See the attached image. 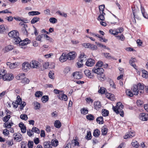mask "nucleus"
<instances>
[{"instance_id":"nucleus-54","label":"nucleus","mask_w":148,"mask_h":148,"mask_svg":"<svg viewBox=\"0 0 148 148\" xmlns=\"http://www.w3.org/2000/svg\"><path fill=\"white\" fill-rule=\"evenodd\" d=\"M54 92L56 94H58V97L59 96L60 94L61 95V93H62L63 91V90H59L56 89H55L53 90Z\"/></svg>"},{"instance_id":"nucleus-22","label":"nucleus","mask_w":148,"mask_h":148,"mask_svg":"<svg viewBox=\"0 0 148 148\" xmlns=\"http://www.w3.org/2000/svg\"><path fill=\"white\" fill-rule=\"evenodd\" d=\"M100 134V131L98 129H96L94 130L93 133V136L96 137H98Z\"/></svg>"},{"instance_id":"nucleus-42","label":"nucleus","mask_w":148,"mask_h":148,"mask_svg":"<svg viewBox=\"0 0 148 148\" xmlns=\"http://www.w3.org/2000/svg\"><path fill=\"white\" fill-rule=\"evenodd\" d=\"M43 93L42 92L38 91L36 92L35 95L36 97H39L42 96Z\"/></svg>"},{"instance_id":"nucleus-14","label":"nucleus","mask_w":148,"mask_h":148,"mask_svg":"<svg viewBox=\"0 0 148 148\" xmlns=\"http://www.w3.org/2000/svg\"><path fill=\"white\" fill-rule=\"evenodd\" d=\"M68 59V57L67 54L63 53L59 58L60 61L61 62H64Z\"/></svg>"},{"instance_id":"nucleus-53","label":"nucleus","mask_w":148,"mask_h":148,"mask_svg":"<svg viewBox=\"0 0 148 148\" xmlns=\"http://www.w3.org/2000/svg\"><path fill=\"white\" fill-rule=\"evenodd\" d=\"M49 21L51 23L54 24L57 22V20L55 18L51 17L49 18Z\"/></svg>"},{"instance_id":"nucleus-7","label":"nucleus","mask_w":148,"mask_h":148,"mask_svg":"<svg viewBox=\"0 0 148 148\" xmlns=\"http://www.w3.org/2000/svg\"><path fill=\"white\" fill-rule=\"evenodd\" d=\"M95 63V61L92 58L88 59L86 63V65L88 66H92Z\"/></svg>"},{"instance_id":"nucleus-26","label":"nucleus","mask_w":148,"mask_h":148,"mask_svg":"<svg viewBox=\"0 0 148 148\" xmlns=\"http://www.w3.org/2000/svg\"><path fill=\"white\" fill-rule=\"evenodd\" d=\"M6 28L7 27L6 25H0V32L1 33H3L5 32L6 30Z\"/></svg>"},{"instance_id":"nucleus-11","label":"nucleus","mask_w":148,"mask_h":148,"mask_svg":"<svg viewBox=\"0 0 148 148\" xmlns=\"http://www.w3.org/2000/svg\"><path fill=\"white\" fill-rule=\"evenodd\" d=\"M139 119L143 121H147L148 119V115L145 113H142L140 114Z\"/></svg>"},{"instance_id":"nucleus-51","label":"nucleus","mask_w":148,"mask_h":148,"mask_svg":"<svg viewBox=\"0 0 148 148\" xmlns=\"http://www.w3.org/2000/svg\"><path fill=\"white\" fill-rule=\"evenodd\" d=\"M20 118L21 119L24 120H26L28 119L27 115L25 114H21L20 116Z\"/></svg>"},{"instance_id":"nucleus-32","label":"nucleus","mask_w":148,"mask_h":148,"mask_svg":"<svg viewBox=\"0 0 148 148\" xmlns=\"http://www.w3.org/2000/svg\"><path fill=\"white\" fill-rule=\"evenodd\" d=\"M88 110L85 108H83L80 110L81 114L84 115H86L88 114Z\"/></svg>"},{"instance_id":"nucleus-20","label":"nucleus","mask_w":148,"mask_h":148,"mask_svg":"<svg viewBox=\"0 0 148 148\" xmlns=\"http://www.w3.org/2000/svg\"><path fill=\"white\" fill-rule=\"evenodd\" d=\"M21 25L22 26L23 25V26L21 29L22 32L25 35H27V32L26 29V28L27 27V25L24 24H22Z\"/></svg>"},{"instance_id":"nucleus-17","label":"nucleus","mask_w":148,"mask_h":148,"mask_svg":"<svg viewBox=\"0 0 148 148\" xmlns=\"http://www.w3.org/2000/svg\"><path fill=\"white\" fill-rule=\"evenodd\" d=\"M58 98L61 100H64L65 101H67L68 97L66 95L62 93H61V95L60 94L59 96H58Z\"/></svg>"},{"instance_id":"nucleus-2","label":"nucleus","mask_w":148,"mask_h":148,"mask_svg":"<svg viewBox=\"0 0 148 148\" xmlns=\"http://www.w3.org/2000/svg\"><path fill=\"white\" fill-rule=\"evenodd\" d=\"M92 71L97 74V78L99 80L102 81L105 79V75L104 73V70L103 68L95 66L92 68Z\"/></svg>"},{"instance_id":"nucleus-12","label":"nucleus","mask_w":148,"mask_h":148,"mask_svg":"<svg viewBox=\"0 0 148 148\" xmlns=\"http://www.w3.org/2000/svg\"><path fill=\"white\" fill-rule=\"evenodd\" d=\"M131 90L134 95H137L139 93V90L137 85H134Z\"/></svg>"},{"instance_id":"nucleus-24","label":"nucleus","mask_w":148,"mask_h":148,"mask_svg":"<svg viewBox=\"0 0 148 148\" xmlns=\"http://www.w3.org/2000/svg\"><path fill=\"white\" fill-rule=\"evenodd\" d=\"M40 19V18L37 16L34 17L32 20L31 23L32 24H34L38 21Z\"/></svg>"},{"instance_id":"nucleus-55","label":"nucleus","mask_w":148,"mask_h":148,"mask_svg":"<svg viewBox=\"0 0 148 148\" xmlns=\"http://www.w3.org/2000/svg\"><path fill=\"white\" fill-rule=\"evenodd\" d=\"M34 105L35 107V109H39L40 107V104L38 102H36L34 103Z\"/></svg>"},{"instance_id":"nucleus-1","label":"nucleus","mask_w":148,"mask_h":148,"mask_svg":"<svg viewBox=\"0 0 148 148\" xmlns=\"http://www.w3.org/2000/svg\"><path fill=\"white\" fill-rule=\"evenodd\" d=\"M9 36L13 39L12 42L15 44H19V46L25 45L30 43V41L26 38L22 41L19 37V33L18 31L14 30L8 34Z\"/></svg>"},{"instance_id":"nucleus-4","label":"nucleus","mask_w":148,"mask_h":148,"mask_svg":"<svg viewBox=\"0 0 148 148\" xmlns=\"http://www.w3.org/2000/svg\"><path fill=\"white\" fill-rule=\"evenodd\" d=\"M31 68L30 63L27 62H25L22 64V69L25 72L28 71Z\"/></svg>"},{"instance_id":"nucleus-34","label":"nucleus","mask_w":148,"mask_h":148,"mask_svg":"<svg viewBox=\"0 0 148 148\" xmlns=\"http://www.w3.org/2000/svg\"><path fill=\"white\" fill-rule=\"evenodd\" d=\"M137 86H138V90H143L144 88V85L143 83L142 84L141 83H139L138 84Z\"/></svg>"},{"instance_id":"nucleus-10","label":"nucleus","mask_w":148,"mask_h":148,"mask_svg":"<svg viewBox=\"0 0 148 148\" xmlns=\"http://www.w3.org/2000/svg\"><path fill=\"white\" fill-rule=\"evenodd\" d=\"M72 75L75 78L77 79H80L82 77L81 73L78 71L73 73Z\"/></svg>"},{"instance_id":"nucleus-43","label":"nucleus","mask_w":148,"mask_h":148,"mask_svg":"<svg viewBox=\"0 0 148 148\" xmlns=\"http://www.w3.org/2000/svg\"><path fill=\"white\" fill-rule=\"evenodd\" d=\"M77 137H75V139H74L72 140V144H73L75 146H79V143L78 141L77 140Z\"/></svg>"},{"instance_id":"nucleus-58","label":"nucleus","mask_w":148,"mask_h":148,"mask_svg":"<svg viewBox=\"0 0 148 148\" xmlns=\"http://www.w3.org/2000/svg\"><path fill=\"white\" fill-rule=\"evenodd\" d=\"M103 14H101L98 17V20L99 21L101 20V21H103L105 19V18L104 16V15H103Z\"/></svg>"},{"instance_id":"nucleus-30","label":"nucleus","mask_w":148,"mask_h":148,"mask_svg":"<svg viewBox=\"0 0 148 148\" xmlns=\"http://www.w3.org/2000/svg\"><path fill=\"white\" fill-rule=\"evenodd\" d=\"M6 73L5 70L2 69L0 71V79L2 78L3 79V77H4L5 74Z\"/></svg>"},{"instance_id":"nucleus-57","label":"nucleus","mask_w":148,"mask_h":148,"mask_svg":"<svg viewBox=\"0 0 148 148\" xmlns=\"http://www.w3.org/2000/svg\"><path fill=\"white\" fill-rule=\"evenodd\" d=\"M4 127L8 128H10L11 126V125L10 124V123H9L8 121L5 122L4 123L3 126Z\"/></svg>"},{"instance_id":"nucleus-35","label":"nucleus","mask_w":148,"mask_h":148,"mask_svg":"<svg viewBox=\"0 0 148 148\" xmlns=\"http://www.w3.org/2000/svg\"><path fill=\"white\" fill-rule=\"evenodd\" d=\"M104 8L105 5H101L99 7V9L100 12L101 13H102L103 14H105L104 12Z\"/></svg>"},{"instance_id":"nucleus-9","label":"nucleus","mask_w":148,"mask_h":148,"mask_svg":"<svg viewBox=\"0 0 148 148\" xmlns=\"http://www.w3.org/2000/svg\"><path fill=\"white\" fill-rule=\"evenodd\" d=\"M86 56L84 53H81L78 58V61L81 62H83L86 60Z\"/></svg>"},{"instance_id":"nucleus-63","label":"nucleus","mask_w":148,"mask_h":148,"mask_svg":"<svg viewBox=\"0 0 148 148\" xmlns=\"http://www.w3.org/2000/svg\"><path fill=\"white\" fill-rule=\"evenodd\" d=\"M27 134L30 137H31V136H32L34 134L32 130L30 129L27 130Z\"/></svg>"},{"instance_id":"nucleus-44","label":"nucleus","mask_w":148,"mask_h":148,"mask_svg":"<svg viewBox=\"0 0 148 148\" xmlns=\"http://www.w3.org/2000/svg\"><path fill=\"white\" fill-rule=\"evenodd\" d=\"M51 146H53L55 147L57 146L58 145V141L56 140H52L51 141Z\"/></svg>"},{"instance_id":"nucleus-40","label":"nucleus","mask_w":148,"mask_h":148,"mask_svg":"<svg viewBox=\"0 0 148 148\" xmlns=\"http://www.w3.org/2000/svg\"><path fill=\"white\" fill-rule=\"evenodd\" d=\"M40 14V13L38 11H32L29 12L28 14L29 15H38Z\"/></svg>"},{"instance_id":"nucleus-47","label":"nucleus","mask_w":148,"mask_h":148,"mask_svg":"<svg viewBox=\"0 0 148 148\" xmlns=\"http://www.w3.org/2000/svg\"><path fill=\"white\" fill-rule=\"evenodd\" d=\"M86 118L90 121L93 120L94 119V116L92 114H90L86 115Z\"/></svg>"},{"instance_id":"nucleus-18","label":"nucleus","mask_w":148,"mask_h":148,"mask_svg":"<svg viewBox=\"0 0 148 148\" xmlns=\"http://www.w3.org/2000/svg\"><path fill=\"white\" fill-rule=\"evenodd\" d=\"M140 10L143 16L145 18H148V15L147 12H145L144 8L142 5H141L140 6Z\"/></svg>"},{"instance_id":"nucleus-5","label":"nucleus","mask_w":148,"mask_h":148,"mask_svg":"<svg viewBox=\"0 0 148 148\" xmlns=\"http://www.w3.org/2000/svg\"><path fill=\"white\" fill-rule=\"evenodd\" d=\"M31 68L38 69L41 66L40 63L36 60L32 61L30 63Z\"/></svg>"},{"instance_id":"nucleus-50","label":"nucleus","mask_w":148,"mask_h":148,"mask_svg":"<svg viewBox=\"0 0 148 148\" xmlns=\"http://www.w3.org/2000/svg\"><path fill=\"white\" fill-rule=\"evenodd\" d=\"M106 88L103 87H100L98 90L99 93L101 94H103L105 92Z\"/></svg>"},{"instance_id":"nucleus-59","label":"nucleus","mask_w":148,"mask_h":148,"mask_svg":"<svg viewBox=\"0 0 148 148\" xmlns=\"http://www.w3.org/2000/svg\"><path fill=\"white\" fill-rule=\"evenodd\" d=\"M116 37L117 39L121 40L122 41L123 40L125 39L124 36L123 34H121L120 36L118 35L116 36Z\"/></svg>"},{"instance_id":"nucleus-6","label":"nucleus","mask_w":148,"mask_h":148,"mask_svg":"<svg viewBox=\"0 0 148 148\" xmlns=\"http://www.w3.org/2000/svg\"><path fill=\"white\" fill-rule=\"evenodd\" d=\"M14 78L13 75L12 74L5 73L4 77H3V80L4 81H10Z\"/></svg>"},{"instance_id":"nucleus-8","label":"nucleus","mask_w":148,"mask_h":148,"mask_svg":"<svg viewBox=\"0 0 148 148\" xmlns=\"http://www.w3.org/2000/svg\"><path fill=\"white\" fill-rule=\"evenodd\" d=\"M68 59L72 60L74 59L76 56V53L75 51H72L67 54Z\"/></svg>"},{"instance_id":"nucleus-37","label":"nucleus","mask_w":148,"mask_h":148,"mask_svg":"<svg viewBox=\"0 0 148 148\" xmlns=\"http://www.w3.org/2000/svg\"><path fill=\"white\" fill-rule=\"evenodd\" d=\"M29 82V79L27 78H24L21 81V83L24 84H28Z\"/></svg>"},{"instance_id":"nucleus-15","label":"nucleus","mask_w":148,"mask_h":148,"mask_svg":"<svg viewBox=\"0 0 148 148\" xmlns=\"http://www.w3.org/2000/svg\"><path fill=\"white\" fill-rule=\"evenodd\" d=\"M94 108L99 110L101 107V105L99 101H95L94 103Z\"/></svg>"},{"instance_id":"nucleus-28","label":"nucleus","mask_w":148,"mask_h":148,"mask_svg":"<svg viewBox=\"0 0 148 148\" xmlns=\"http://www.w3.org/2000/svg\"><path fill=\"white\" fill-rule=\"evenodd\" d=\"M49 141L45 142L44 143V148H50L52 146L50 144Z\"/></svg>"},{"instance_id":"nucleus-61","label":"nucleus","mask_w":148,"mask_h":148,"mask_svg":"<svg viewBox=\"0 0 148 148\" xmlns=\"http://www.w3.org/2000/svg\"><path fill=\"white\" fill-rule=\"evenodd\" d=\"M33 132H34L37 134L40 133V131L39 130L37 127H33L32 128Z\"/></svg>"},{"instance_id":"nucleus-3","label":"nucleus","mask_w":148,"mask_h":148,"mask_svg":"<svg viewBox=\"0 0 148 148\" xmlns=\"http://www.w3.org/2000/svg\"><path fill=\"white\" fill-rule=\"evenodd\" d=\"M124 106L122 103L120 102H118L116 106H113L112 109L113 111L117 114H120V115L122 117L124 116V112L122 109L123 108Z\"/></svg>"},{"instance_id":"nucleus-46","label":"nucleus","mask_w":148,"mask_h":148,"mask_svg":"<svg viewBox=\"0 0 148 148\" xmlns=\"http://www.w3.org/2000/svg\"><path fill=\"white\" fill-rule=\"evenodd\" d=\"M17 99L16 100L15 102L14 103L18 105L20 104L22 102L21 99L19 96H18L17 97Z\"/></svg>"},{"instance_id":"nucleus-21","label":"nucleus","mask_w":148,"mask_h":148,"mask_svg":"<svg viewBox=\"0 0 148 148\" xmlns=\"http://www.w3.org/2000/svg\"><path fill=\"white\" fill-rule=\"evenodd\" d=\"M97 122L99 124H103L104 123L103 118L102 116L98 117L96 119Z\"/></svg>"},{"instance_id":"nucleus-45","label":"nucleus","mask_w":148,"mask_h":148,"mask_svg":"<svg viewBox=\"0 0 148 148\" xmlns=\"http://www.w3.org/2000/svg\"><path fill=\"white\" fill-rule=\"evenodd\" d=\"M108 129L106 128L103 127L101 129V134L103 135H105L107 133Z\"/></svg>"},{"instance_id":"nucleus-31","label":"nucleus","mask_w":148,"mask_h":148,"mask_svg":"<svg viewBox=\"0 0 148 148\" xmlns=\"http://www.w3.org/2000/svg\"><path fill=\"white\" fill-rule=\"evenodd\" d=\"M49 99V97L47 95H44L41 98V100L43 103H46Z\"/></svg>"},{"instance_id":"nucleus-60","label":"nucleus","mask_w":148,"mask_h":148,"mask_svg":"<svg viewBox=\"0 0 148 148\" xmlns=\"http://www.w3.org/2000/svg\"><path fill=\"white\" fill-rule=\"evenodd\" d=\"M103 64V62L101 61H99L96 64V66L101 67Z\"/></svg>"},{"instance_id":"nucleus-25","label":"nucleus","mask_w":148,"mask_h":148,"mask_svg":"<svg viewBox=\"0 0 148 148\" xmlns=\"http://www.w3.org/2000/svg\"><path fill=\"white\" fill-rule=\"evenodd\" d=\"M54 126L57 128H60L61 126V123L59 120H56L54 123Z\"/></svg>"},{"instance_id":"nucleus-29","label":"nucleus","mask_w":148,"mask_h":148,"mask_svg":"<svg viewBox=\"0 0 148 148\" xmlns=\"http://www.w3.org/2000/svg\"><path fill=\"white\" fill-rule=\"evenodd\" d=\"M102 115L103 116H108L109 114V111L105 109H103L102 110Z\"/></svg>"},{"instance_id":"nucleus-49","label":"nucleus","mask_w":148,"mask_h":148,"mask_svg":"<svg viewBox=\"0 0 148 148\" xmlns=\"http://www.w3.org/2000/svg\"><path fill=\"white\" fill-rule=\"evenodd\" d=\"M49 76L50 78L54 79V71H50L49 72Z\"/></svg>"},{"instance_id":"nucleus-13","label":"nucleus","mask_w":148,"mask_h":148,"mask_svg":"<svg viewBox=\"0 0 148 148\" xmlns=\"http://www.w3.org/2000/svg\"><path fill=\"white\" fill-rule=\"evenodd\" d=\"M135 136V133L133 132H130L127 133L125 136H124L125 139L131 138Z\"/></svg>"},{"instance_id":"nucleus-39","label":"nucleus","mask_w":148,"mask_h":148,"mask_svg":"<svg viewBox=\"0 0 148 148\" xmlns=\"http://www.w3.org/2000/svg\"><path fill=\"white\" fill-rule=\"evenodd\" d=\"M125 92L126 95L129 97H132L134 95V94L133 92H131L130 89H127Z\"/></svg>"},{"instance_id":"nucleus-19","label":"nucleus","mask_w":148,"mask_h":148,"mask_svg":"<svg viewBox=\"0 0 148 148\" xmlns=\"http://www.w3.org/2000/svg\"><path fill=\"white\" fill-rule=\"evenodd\" d=\"M14 139L16 140L17 141L19 142L23 140V138L20 134H16L14 137Z\"/></svg>"},{"instance_id":"nucleus-48","label":"nucleus","mask_w":148,"mask_h":148,"mask_svg":"<svg viewBox=\"0 0 148 148\" xmlns=\"http://www.w3.org/2000/svg\"><path fill=\"white\" fill-rule=\"evenodd\" d=\"M10 118V115H8L4 117L2 119L4 122H7Z\"/></svg>"},{"instance_id":"nucleus-62","label":"nucleus","mask_w":148,"mask_h":148,"mask_svg":"<svg viewBox=\"0 0 148 148\" xmlns=\"http://www.w3.org/2000/svg\"><path fill=\"white\" fill-rule=\"evenodd\" d=\"M57 13L59 14L60 15L65 17H66L67 16L66 14L64 13V12H61L60 11H58L57 12Z\"/></svg>"},{"instance_id":"nucleus-41","label":"nucleus","mask_w":148,"mask_h":148,"mask_svg":"<svg viewBox=\"0 0 148 148\" xmlns=\"http://www.w3.org/2000/svg\"><path fill=\"white\" fill-rule=\"evenodd\" d=\"M85 138L88 140H90L92 138V135L90 131L87 132V135L85 136Z\"/></svg>"},{"instance_id":"nucleus-52","label":"nucleus","mask_w":148,"mask_h":148,"mask_svg":"<svg viewBox=\"0 0 148 148\" xmlns=\"http://www.w3.org/2000/svg\"><path fill=\"white\" fill-rule=\"evenodd\" d=\"M142 76L144 78H146L148 74V72L145 70H143L142 71Z\"/></svg>"},{"instance_id":"nucleus-27","label":"nucleus","mask_w":148,"mask_h":148,"mask_svg":"<svg viewBox=\"0 0 148 148\" xmlns=\"http://www.w3.org/2000/svg\"><path fill=\"white\" fill-rule=\"evenodd\" d=\"M25 75L24 73H19L16 76V78L17 80L22 79L24 78Z\"/></svg>"},{"instance_id":"nucleus-38","label":"nucleus","mask_w":148,"mask_h":148,"mask_svg":"<svg viewBox=\"0 0 148 148\" xmlns=\"http://www.w3.org/2000/svg\"><path fill=\"white\" fill-rule=\"evenodd\" d=\"M131 144L134 147L137 148L139 145V144L138 142L135 141V140H133Z\"/></svg>"},{"instance_id":"nucleus-23","label":"nucleus","mask_w":148,"mask_h":148,"mask_svg":"<svg viewBox=\"0 0 148 148\" xmlns=\"http://www.w3.org/2000/svg\"><path fill=\"white\" fill-rule=\"evenodd\" d=\"M115 33L114 34V35H117L119 33H121L123 32L124 29L123 27H121L115 29Z\"/></svg>"},{"instance_id":"nucleus-36","label":"nucleus","mask_w":148,"mask_h":148,"mask_svg":"<svg viewBox=\"0 0 148 148\" xmlns=\"http://www.w3.org/2000/svg\"><path fill=\"white\" fill-rule=\"evenodd\" d=\"M13 47L11 45L6 46L5 48V51L7 52L12 50L13 49Z\"/></svg>"},{"instance_id":"nucleus-56","label":"nucleus","mask_w":148,"mask_h":148,"mask_svg":"<svg viewBox=\"0 0 148 148\" xmlns=\"http://www.w3.org/2000/svg\"><path fill=\"white\" fill-rule=\"evenodd\" d=\"M27 143L25 142V141H22L21 143V148H27Z\"/></svg>"},{"instance_id":"nucleus-64","label":"nucleus","mask_w":148,"mask_h":148,"mask_svg":"<svg viewBox=\"0 0 148 148\" xmlns=\"http://www.w3.org/2000/svg\"><path fill=\"white\" fill-rule=\"evenodd\" d=\"M33 144L34 143L33 141L29 140L28 144V147L29 148H32Z\"/></svg>"},{"instance_id":"nucleus-33","label":"nucleus","mask_w":148,"mask_h":148,"mask_svg":"<svg viewBox=\"0 0 148 148\" xmlns=\"http://www.w3.org/2000/svg\"><path fill=\"white\" fill-rule=\"evenodd\" d=\"M135 58H132L130 60V64L134 68L136 69L135 67L136 66V65L135 64Z\"/></svg>"},{"instance_id":"nucleus-16","label":"nucleus","mask_w":148,"mask_h":148,"mask_svg":"<svg viewBox=\"0 0 148 148\" xmlns=\"http://www.w3.org/2000/svg\"><path fill=\"white\" fill-rule=\"evenodd\" d=\"M84 73L86 76L90 78H92L94 76L93 74H91L90 71L88 69L85 70Z\"/></svg>"}]
</instances>
